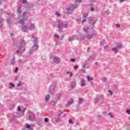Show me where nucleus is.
<instances>
[{
    "label": "nucleus",
    "instance_id": "obj_6",
    "mask_svg": "<svg viewBox=\"0 0 130 130\" xmlns=\"http://www.w3.org/2000/svg\"><path fill=\"white\" fill-rule=\"evenodd\" d=\"M22 29L23 31H27V30H28V27L26 25H24L23 26H22Z\"/></svg>",
    "mask_w": 130,
    "mask_h": 130
},
{
    "label": "nucleus",
    "instance_id": "obj_12",
    "mask_svg": "<svg viewBox=\"0 0 130 130\" xmlns=\"http://www.w3.org/2000/svg\"><path fill=\"white\" fill-rule=\"evenodd\" d=\"M15 63V59H12L10 61V64L12 66Z\"/></svg>",
    "mask_w": 130,
    "mask_h": 130
},
{
    "label": "nucleus",
    "instance_id": "obj_1",
    "mask_svg": "<svg viewBox=\"0 0 130 130\" xmlns=\"http://www.w3.org/2000/svg\"><path fill=\"white\" fill-rule=\"evenodd\" d=\"M82 0H76L75 1V4L76 6L74 7L73 5H71L70 6L67 8V13H70V12L72 11H74V9H75V8H78V5H79Z\"/></svg>",
    "mask_w": 130,
    "mask_h": 130
},
{
    "label": "nucleus",
    "instance_id": "obj_17",
    "mask_svg": "<svg viewBox=\"0 0 130 130\" xmlns=\"http://www.w3.org/2000/svg\"><path fill=\"white\" fill-rule=\"evenodd\" d=\"M26 20H27V19H21L20 21V24H24V21H26Z\"/></svg>",
    "mask_w": 130,
    "mask_h": 130
},
{
    "label": "nucleus",
    "instance_id": "obj_40",
    "mask_svg": "<svg viewBox=\"0 0 130 130\" xmlns=\"http://www.w3.org/2000/svg\"><path fill=\"white\" fill-rule=\"evenodd\" d=\"M126 112L129 113L128 114H130V110H127L126 111Z\"/></svg>",
    "mask_w": 130,
    "mask_h": 130
},
{
    "label": "nucleus",
    "instance_id": "obj_44",
    "mask_svg": "<svg viewBox=\"0 0 130 130\" xmlns=\"http://www.w3.org/2000/svg\"><path fill=\"white\" fill-rule=\"evenodd\" d=\"M26 14H27L26 12H24V13H23L24 16H25V15H26Z\"/></svg>",
    "mask_w": 130,
    "mask_h": 130
},
{
    "label": "nucleus",
    "instance_id": "obj_48",
    "mask_svg": "<svg viewBox=\"0 0 130 130\" xmlns=\"http://www.w3.org/2000/svg\"><path fill=\"white\" fill-rule=\"evenodd\" d=\"M69 41H71V40H70V39H69Z\"/></svg>",
    "mask_w": 130,
    "mask_h": 130
},
{
    "label": "nucleus",
    "instance_id": "obj_7",
    "mask_svg": "<svg viewBox=\"0 0 130 130\" xmlns=\"http://www.w3.org/2000/svg\"><path fill=\"white\" fill-rule=\"evenodd\" d=\"M74 103V100L72 99H70V101L68 102V105H70V104H73Z\"/></svg>",
    "mask_w": 130,
    "mask_h": 130
},
{
    "label": "nucleus",
    "instance_id": "obj_32",
    "mask_svg": "<svg viewBox=\"0 0 130 130\" xmlns=\"http://www.w3.org/2000/svg\"><path fill=\"white\" fill-rule=\"evenodd\" d=\"M108 92H109V93H110L111 96H112V91L111 90H108Z\"/></svg>",
    "mask_w": 130,
    "mask_h": 130
},
{
    "label": "nucleus",
    "instance_id": "obj_47",
    "mask_svg": "<svg viewBox=\"0 0 130 130\" xmlns=\"http://www.w3.org/2000/svg\"><path fill=\"white\" fill-rule=\"evenodd\" d=\"M25 49L23 50L22 52H24V51H25Z\"/></svg>",
    "mask_w": 130,
    "mask_h": 130
},
{
    "label": "nucleus",
    "instance_id": "obj_24",
    "mask_svg": "<svg viewBox=\"0 0 130 130\" xmlns=\"http://www.w3.org/2000/svg\"><path fill=\"white\" fill-rule=\"evenodd\" d=\"M75 60H76L75 59H73L72 58V59H71V62H75Z\"/></svg>",
    "mask_w": 130,
    "mask_h": 130
},
{
    "label": "nucleus",
    "instance_id": "obj_29",
    "mask_svg": "<svg viewBox=\"0 0 130 130\" xmlns=\"http://www.w3.org/2000/svg\"><path fill=\"white\" fill-rule=\"evenodd\" d=\"M83 17V18H87V17H88V14H86L84 15Z\"/></svg>",
    "mask_w": 130,
    "mask_h": 130
},
{
    "label": "nucleus",
    "instance_id": "obj_43",
    "mask_svg": "<svg viewBox=\"0 0 130 130\" xmlns=\"http://www.w3.org/2000/svg\"><path fill=\"white\" fill-rule=\"evenodd\" d=\"M29 118L30 119V120H31L32 119H31V116H29Z\"/></svg>",
    "mask_w": 130,
    "mask_h": 130
},
{
    "label": "nucleus",
    "instance_id": "obj_4",
    "mask_svg": "<svg viewBox=\"0 0 130 130\" xmlns=\"http://www.w3.org/2000/svg\"><path fill=\"white\" fill-rule=\"evenodd\" d=\"M86 78L88 82H90V81H93V80H94V78H93V77H90V76L89 75L87 76Z\"/></svg>",
    "mask_w": 130,
    "mask_h": 130
},
{
    "label": "nucleus",
    "instance_id": "obj_3",
    "mask_svg": "<svg viewBox=\"0 0 130 130\" xmlns=\"http://www.w3.org/2000/svg\"><path fill=\"white\" fill-rule=\"evenodd\" d=\"M32 49L33 50H34L35 51H36V50H38V45H34L32 47Z\"/></svg>",
    "mask_w": 130,
    "mask_h": 130
},
{
    "label": "nucleus",
    "instance_id": "obj_13",
    "mask_svg": "<svg viewBox=\"0 0 130 130\" xmlns=\"http://www.w3.org/2000/svg\"><path fill=\"white\" fill-rule=\"evenodd\" d=\"M17 87H21L22 86V82L19 81V82L17 84Z\"/></svg>",
    "mask_w": 130,
    "mask_h": 130
},
{
    "label": "nucleus",
    "instance_id": "obj_14",
    "mask_svg": "<svg viewBox=\"0 0 130 130\" xmlns=\"http://www.w3.org/2000/svg\"><path fill=\"white\" fill-rule=\"evenodd\" d=\"M112 50L115 51V53H117V49H116V48H113Z\"/></svg>",
    "mask_w": 130,
    "mask_h": 130
},
{
    "label": "nucleus",
    "instance_id": "obj_15",
    "mask_svg": "<svg viewBox=\"0 0 130 130\" xmlns=\"http://www.w3.org/2000/svg\"><path fill=\"white\" fill-rule=\"evenodd\" d=\"M10 89H12V88L15 87V85L13 84L12 83H10Z\"/></svg>",
    "mask_w": 130,
    "mask_h": 130
},
{
    "label": "nucleus",
    "instance_id": "obj_2",
    "mask_svg": "<svg viewBox=\"0 0 130 130\" xmlns=\"http://www.w3.org/2000/svg\"><path fill=\"white\" fill-rule=\"evenodd\" d=\"M54 62H55L56 63H59V62H60V58H54Z\"/></svg>",
    "mask_w": 130,
    "mask_h": 130
},
{
    "label": "nucleus",
    "instance_id": "obj_22",
    "mask_svg": "<svg viewBox=\"0 0 130 130\" xmlns=\"http://www.w3.org/2000/svg\"><path fill=\"white\" fill-rule=\"evenodd\" d=\"M79 101H80V102H83V101H84V99L83 98H80Z\"/></svg>",
    "mask_w": 130,
    "mask_h": 130
},
{
    "label": "nucleus",
    "instance_id": "obj_8",
    "mask_svg": "<svg viewBox=\"0 0 130 130\" xmlns=\"http://www.w3.org/2000/svg\"><path fill=\"white\" fill-rule=\"evenodd\" d=\"M81 86H86V83H85V80L84 79H82L81 80Z\"/></svg>",
    "mask_w": 130,
    "mask_h": 130
},
{
    "label": "nucleus",
    "instance_id": "obj_28",
    "mask_svg": "<svg viewBox=\"0 0 130 130\" xmlns=\"http://www.w3.org/2000/svg\"><path fill=\"white\" fill-rule=\"evenodd\" d=\"M48 120H49V119L48 118H46L45 119V121L46 122H48Z\"/></svg>",
    "mask_w": 130,
    "mask_h": 130
},
{
    "label": "nucleus",
    "instance_id": "obj_27",
    "mask_svg": "<svg viewBox=\"0 0 130 130\" xmlns=\"http://www.w3.org/2000/svg\"><path fill=\"white\" fill-rule=\"evenodd\" d=\"M20 43H21V44H24V40H21L20 41Z\"/></svg>",
    "mask_w": 130,
    "mask_h": 130
},
{
    "label": "nucleus",
    "instance_id": "obj_38",
    "mask_svg": "<svg viewBox=\"0 0 130 130\" xmlns=\"http://www.w3.org/2000/svg\"><path fill=\"white\" fill-rule=\"evenodd\" d=\"M54 37H57V38H59V37L56 36V35H54Z\"/></svg>",
    "mask_w": 130,
    "mask_h": 130
},
{
    "label": "nucleus",
    "instance_id": "obj_11",
    "mask_svg": "<svg viewBox=\"0 0 130 130\" xmlns=\"http://www.w3.org/2000/svg\"><path fill=\"white\" fill-rule=\"evenodd\" d=\"M49 98H50V95L48 94L45 96V100H46V101H48V100H49Z\"/></svg>",
    "mask_w": 130,
    "mask_h": 130
},
{
    "label": "nucleus",
    "instance_id": "obj_36",
    "mask_svg": "<svg viewBox=\"0 0 130 130\" xmlns=\"http://www.w3.org/2000/svg\"><path fill=\"white\" fill-rule=\"evenodd\" d=\"M72 85H73V86H76V83L75 82H72Z\"/></svg>",
    "mask_w": 130,
    "mask_h": 130
},
{
    "label": "nucleus",
    "instance_id": "obj_23",
    "mask_svg": "<svg viewBox=\"0 0 130 130\" xmlns=\"http://www.w3.org/2000/svg\"><path fill=\"white\" fill-rule=\"evenodd\" d=\"M56 14L58 17H59V16H60V14H59V13H58V12H56Z\"/></svg>",
    "mask_w": 130,
    "mask_h": 130
},
{
    "label": "nucleus",
    "instance_id": "obj_18",
    "mask_svg": "<svg viewBox=\"0 0 130 130\" xmlns=\"http://www.w3.org/2000/svg\"><path fill=\"white\" fill-rule=\"evenodd\" d=\"M69 123H71V124H74V122H73V120H72V119H69Z\"/></svg>",
    "mask_w": 130,
    "mask_h": 130
},
{
    "label": "nucleus",
    "instance_id": "obj_46",
    "mask_svg": "<svg viewBox=\"0 0 130 130\" xmlns=\"http://www.w3.org/2000/svg\"><path fill=\"white\" fill-rule=\"evenodd\" d=\"M64 28H67V24L64 25Z\"/></svg>",
    "mask_w": 130,
    "mask_h": 130
},
{
    "label": "nucleus",
    "instance_id": "obj_10",
    "mask_svg": "<svg viewBox=\"0 0 130 130\" xmlns=\"http://www.w3.org/2000/svg\"><path fill=\"white\" fill-rule=\"evenodd\" d=\"M92 37H93V35H88L87 36V39H92Z\"/></svg>",
    "mask_w": 130,
    "mask_h": 130
},
{
    "label": "nucleus",
    "instance_id": "obj_33",
    "mask_svg": "<svg viewBox=\"0 0 130 130\" xmlns=\"http://www.w3.org/2000/svg\"><path fill=\"white\" fill-rule=\"evenodd\" d=\"M109 115H110L111 117H113V115H112L111 113H109Z\"/></svg>",
    "mask_w": 130,
    "mask_h": 130
},
{
    "label": "nucleus",
    "instance_id": "obj_35",
    "mask_svg": "<svg viewBox=\"0 0 130 130\" xmlns=\"http://www.w3.org/2000/svg\"><path fill=\"white\" fill-rule=\"evenodd\" d=\"M25 111H26V110H23L21 111L22 113H25Z\"/></svg>",
    "mask_w": 130,
    "mask_h": 130
},
{
    "label": "nucleus",
    "instance_id": "obj_45",
    "mask_svg": "<svg viewBox=\"0 0 130 130\" xmlns=\"http://www.w3.org/2000/svg\"><path fill=\"white\" fill-rule=\"evenodd\" d=\"M17 53H19L20 52V51H16Z\"/></svg>",
    "mask_w": 130,
    "mask_h": 130
},
{
    "label": "nucleus",
    "instance_id": "obj_31",
    "mask_svg": "<svg viewBox=\"0 0 130 130\" xmlns=\"http://www.w3.org/2000/svg\"><path fill=\"white\" fill-rule=\"evenodd\" d=\"M116 27H117V28H119V27H120V24H116Z\"/></svg>",
    "mask_w": 130,
    "mask_h": 130
},
{
    "label": "nucleus",
    "instance_id": "obj_21",
    "mask_svg": "<svg viewBox=\"0 0 130 130\" xmlns=\"http://www.w3.org/2000/svg\"><path fill=\"white\" fill-rule=\"evenodd\" d=\"M68 75L70 74V77L73 76V73L71 72H67Z\"/></svg>",
    "mask_w": 130,
    "mask_h": 130
},
{
    "label": "nucleus",
    "instance_id": "obj_19",
    "mask_svg": "<svg viewBox=\"0 0 130 130\" xmlns=\"http://www.w3.org/2000/svg\"><path fill=\"white\" fill-rule=\"evenodd\" d=\"M33 28H34V24H31L30 27H29V29L30 30H32V29H33Z\"/></svg>",
    "mask_w": 130,
    "mask_h": 130
},
{
    "label": "nucleus",
    "instance_id": "obj_5",
    "mask_svg": "<svg viewBox=\"0 0 130 130\" xmlns=\"http://www.w3.org/2000/svg\"><path fill=\"white\" fill-rule=\"evenodd\" d=\"M57 28H58L59 30H61V29L63 28L62 24L59 23L57 25Z\"/></svg>",
    "mask_w": 130,
    "mask_h": 130
},
{
    "label": "nucleus",
    "instance_id": "obj_34",
    "mask_svg": "<svg viewBox=\"0 0 130 130\" xmlns=\"http://www.w3.org/2000/svg\"><path fill=\"white\" fill-rule=\"evenodd\" d=\"M85 22H86V19H83V20L82 21V23H85Z\"/></svg>",
    "mask_w": 130,
    "mask_h": 130
},
{
    "label": "nucleus",
    "instance_id": "obj_37",
    "mask_svg": "<svg viewBox=\"0 0 130 130\" xmlns=\"http://www.w3.org/2000/svg\"><path fill=\"white\" fill-rule=\"evenodd\" d=\"M79 67L78 66H75L74 67V69H78Z\"/></svg>",
    "mask_w": 130,
    "mask_h": 130
},
{
    "label": "nucleus",
    "instance_id": "obj_41",
    "mask_svg": "<svg viewBox=\"0 0 130 130\" xmlns=\"http://www.w3.org/2000/svg\"><path fill=\"white\" fill-rule=\"evenodd\" d=\"M125 1H126V0H120V2H125Z\"/></svg>",
    "mask_w": 130,
    "mask_h": 130
},
{
    "label": "nucleus",
    "instance_id": "obj_9",
    "mask_svg": "<svg viewBox=\"0 0 130 130\" xmlns=\"http://www.w3.org/2000/svg\"><path fill=\"white\" fill-rule=\"evenodd\" d=\"M88 30H89V27H85L83 28L84 32H85L86 33H88Z\"/></svg>",
    "mask_w": 130,
    "mask_h": 130
},
{
    "label": "nucleus",
    "instance_id": "obj_25",
    "mask_svg": "<svg viewBox=\"0 0 130 130\" xmlns=\"http://www.w3.org/2000/svg\"><path fill=\"white\" fill-rule=\"evenodd\" d=\"M121 46H122L121 45H118L117 46V48H121Z\"/></svg>",
    "mask_w": 130,
    "mask_h": 130
},
{
    "label": "nucleus",
    "instance_id": "obj_39",
    "mask_svg": "<svg viewBox=\"0 0 130 130\" xmlns=\"http://www.w3.org/2000/svg\"><path fill=\"white\" fill-rule=\"evenodd\" d=\"M18 111H20L21 110V108H20V107H18Z\"/></svg>",
    "mask_w": 130,
    "mask_h": 130
},
{
    "label": "nucleus",
    "instance_id": "obj_16",
    "mask_svg": "<svg viewBox=\"0 0 130 130\" xmlns=\"http://www.w3.org/2000/svg\"><path fill=\"white\" fill-rule=\"evenodd\" d=\"M27 128H28V129L32 130V128H31V126L30 125L27 124L25 126Z\"/></svg>",
    "mask_w": 130,
    "mask_h": 130
},
{
    "label": "nucleus",
    "instance_id": "obj_26",
    "mask_svg": "<svg viewBox=\"0 0 130 130\" xmlns=\"http://www.w3.org/2000/svg\"><path fill=\"white\" fill-rule=\"evenodd\" d=\"M22 2L23 3V4H26V3H27V1L26 0H22Z\"/></svg>",
    "mask_w": 130,
    "mask_h": 130
},
{
    "label": "nucleus",
    "instance_id": "obj_42",
    "mask_svg": "<svg viewBox=\"0 0 130 130\" xmlns=\"http://www.w3.org/2000/svg\"><path fill=\"white\" fill-rule=\"evenodd\" d=\"M91 10H92V11H94V8H93V7H91Z\"/></svg>",
    "mask_w": 130,
    "mask_h": 130
},
{
    "label": "nucleus",
    "instance_id": "obj_20",
    "mask_svg": "<svg viewBox=\"0 0 130 130\" xmlns=\"http://www.w3.org/2000/svg\"><path fill=\"white\" fill-rule=\"evenodd\" d=\"M20 9H21V7H19L18 8V9H17V11H18V14H20V13H21Z\"/></svg>",
    "mask_w": 130,
    "mask_h": 130
},
{
    "label": "nucleus",
    "instance_id": "obj_30",
    "mask_svg": "<svg viewBox=\"0 0 130 130\" xmlns=\"http://www.w3.org/2000/svg\"><path fill=\"white\" fill-rule=\"evenodd\" d=\"M18 70H19V68H18V67H16L15 68V73H17L18 72Z\"/></svg>",
    "mask_w": 130,
    "mask_h": 130
}]
</instances>
